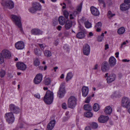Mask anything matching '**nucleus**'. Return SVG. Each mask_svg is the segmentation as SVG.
<instances>
[{"instance_id": "obj_60", "label": "nucleus", "mask_w": 130, "mask_h": 130, "mask_svg": "<svg viewBox=\"0 0 130 130\" xmlns=\"http://www.w3.org/2000/svg\"><path fill=\"white\" fill-rule=\"evenodd\" d=\"M61 28L62 27L61 26L59 25L57 27V29L58 30L60 31L61 30Z\"/></svg>"}, {"instance_id": "obj_40", "label": "nucleus", "mask_w": 130, "mask_h": 130, "mask_svg": "<svg viewBox=\"0 0 130 130\" xmlns=\"http://www.w3.org/2000/svg\"><path fill=\"white\" fill-rule=\"evenodd\" d=\"M44 83L45 85H48L49 84V78L48 77H45L44 80Z\"/></svg>"}, {"instance_id": "obj_18", "label": "nucleus", "mask_w": 130, "mask_h": 130, "mask_svg": "<svg viewBox=\"0 0 130 130\" xmlns=\"http://www.w3.org/2000/svg\"><path fill=\"white\" fill-rule=\"evenodd\" d=\"M109 119V117L108 116L102 115L98 118V120L99 122L104 123L107 122Z\"/></svg>"}, {"instance_id": "obj_53", "label": "nucleus", "mask_w": 130, "mask_h": 130, "mask_svg": "<svg viewBox=\"0 0 130 130\" xmlns=\"http://www.w3.org/2000/svg\"><path fill=\"white\" fill-rule=\"evenodd\" d=\"M62 107L64 109H67V105L65 103H63L62 104Z\"/></svg>"}, {"instance_id": "obj_33", "label": "nucleus", "mask_w": 130, "mask_h": 130, "mask_svg": "<svg viewBox=\"0 0 130 130\" xmlns=\"http://www.w3.org/2000/svg\"><path fill=\"white\" fill-rule=\"evenodd\" d=\"M85 116L87 118H90L93 116L92 113L90 111L86 112L84 113Z\"/></svg>"}, {"instance_id": "obj_38", "label": "nucleus", "mask_w": 130, "mask_h": 130, "mask_svg": "<svg viewBox=\"0 0 130 130\" xmlns=\"http://www.w3.org/2000/svg\"><path fill=\"white\" fill-rule=\"evenodd\" d=\"M82 4L83 2H82L77 7L76 10L79 12H80L81 11Z\"/></svg>"}, {"instance_id": "obj_8", "label": "nucleus", "mask_w": 130, "mask_h": 130, "mask_svg": "<svg viewBox=\"0 0 130 130\" xmlns=\"http://www.w3.org/2000/svg\"><path fill=\"white\" fill-rule=\"evenodd\" d=\"M11 19L16 25L21 23V18L19 16L12 14L11 16Z\"/></svg>"}, {"instance_id": "obj_51", "label": "nucleus", "mask_w": 130, "mask_h": 130, "mask_svg": "<svg viewBox=\"0 0 130 130\" xmlns=\"http://www.w3.org/2000/svg\"><path fill=\"white\" fill-rule=\"evenodd\" d=\"M106 1V4L108 5L109 6L112 4L111 0H107Z\"/></svg>"}, {"instance_id": "obj_31", "label": "nucleus", "mask_w": 130, "mask_h": 130, "mask_svg": "<svg viewBox=\"0 0 130 130\" xmlns=\"http://www.w3.org/2000/svg\"><path fill=\"white\" fill-rule=\"evenodd\" d=\"M99 106L98 104L95 103L94 104L93 107V110L95 111H97L99 109Z\"/></svg>"}, {"instance_id": "obj_24", "label": "nucleus", "mask_w": 130, "mask_h": 130, "mask_svg": "<svg viewBox=\"0 0 130 130\" xmlns=\"http://www.w3.org/2000/svg\"><path fill=\"white\" fill-rule=\"evenodd\" d=\"M84 33L82 31H80L76 35V37L79 39L84 38L85 37Z\"/></svg>"}, {"instance_id": "obj_13", "label": "nucleus", "mask_w": 130, "mask_h": 130, "mask_svg": "<svg viewBox=\"0 0 130 130\" xmlns=\"http://www.w3.org/2000/svg\"><path fill=\"white\" fill-rule=\"evenodd\" d=\"M16 65L18 69L22 71L25 70L27 68L26 65L24 63L22 62H17Z\"/></svg>"}, {"instance_id": "obj_9", "label": "nucleus", "mask_w": 130, "mask_h": 130, "mask_svg": "<svg viewBox=\"0 0 130 130\" xmlns=\"http://www.w3.org/2000/svg\"><path fill=\"white\" fill-rule=\"evenodd\" d=\"M43 79V75L41 73L37 74L35 77L33 81L35 84H38L42 81Z\"/></svg>"}, {"instance_id": "obj_44", "label": "nucleus", "mask_w": 130, "mask_h": 130, "mask_svg": "<svg viewBox=\"0 0 130 130\" xmlns=\"http://www.w3.org/2000/svg\"><path fill=\"white\" fill-rule=\"evenodd\" d=\"M20 111V109L17 106L15 108V109H14L13 112L14 113H17L19 112Z\"/></svg>"}, {"instance_id": "obj_36", "label": "nucleus", "mask_w": 130, "mask_h": 130, "mask_svg": "<svg viewBox=\"0 0 130 130\" xmlns=\"http://www.w3.org/2000/svg\"><path fill=\"white\" fill-rule=\"evenodd\" d=\"M17 107L14 105L11 104L9 106V109L11 111L13 112L14 111V109Z\"/></svg>"}, {"instance_id": "obj_15", "label": "nucleus", "mask_w": 130, "mask_h": 130, "mask_svg": "<svg viewBox=\"0 0 130 130\" xmlns=\"http://www.w3.org/2000/svg\"><path fill=\"white\" fill-rule=\"evenodd\" d=\"M120 9L122 11H125L130 8V4L124 3L120 6Z\"/></svg>"}, {"instance_id": "obj_29", "label": "nucleus", "mask_w": 130, "mask_h": 130, "mask_svg": "<svg viewBox=\"0 0 130 130\" xmlns=\"http://www.w3.org/2000/svg\"><path fill=\"white\" fill-rule=\"evenodd\" d=\"M125 30L124 28L123 27H122L118 30L117 33L119 35L122 34L124 33Z\"/></svg>"}, {"instance_id": "obj_6", "label": "nucleus", "mask_w": 130, "mask_h": 130, "mask_svg": "<svg viewBox=\"0 0 130 130\" xmlns=\"http://www.w3.org/2000/svg\"><path fill=\"white\" fill-rule=\"evenodd\" d=\"M66 92L65 83H62L60 85L57 92L58 96L60 98H62L64 96Z\"/></svg>"}, {"instance_id": "obj_57", "label": "nucleus", "mask_w": 130, "mask_h": 130, "mask_svg": "<svg viewBox=\"0 0 130 130\" xmlns=\"http://www.w3.org/2000/svg\"><path fill=\"white\" fill-rule=\"evenodd\" d=\"M64 35L66 37H68L69 36V32L68 31H66L64 32Z\"/></svg>"}, {"instance_id": "obj_58", "label": "nucleus", "mask_w": 130, "mask_h": 130, "mask_svg": "<svg viewBox=\"0 0 130 130\" xmlns=\"http://www.w3.org/2000/svg\"><path fill=\"white\" fill-rule=\"evenodd\" d=\"M79 13L76 10L74 11L73 14L74 16H75L77 14Z\"/></svg>"}, {"instance_id": "obj_54", "label": "nucleus", "mask_w": 130, "mask_h": 130, "mask_svg": "<svg viewBox=\"0 0 130 130\" xmlns=\"http://www.w3.org/2000/svg\"><path fill=\"white\" fill-rule=\"evenodd\" d=\"M44 55L47 56H48L49 54V51L48 50H45L44 52Z\"/></svg>"}, {"instance_id": "obj_21", "label": "nucleus", "mask_w": 130, "mask_h": 130, "mask_svg": "<svg viewBox=\"0 0 130 130\" xmlns=\"http://www.w3.org/2000/svg\"><path fill=\"white\" fill-rule=\"evenodd\" d=\"M31 33L32 35H39L42 34V32L39 29L34 28L31 30Z\"/></svg>"}, {"instance_id": "obj_10", "label": "nucleus", "mask_w": 130, "mask_h": 130, "mask_svg": "<svg viewBox=\"0 0 130 130\" xmlns=\"http://www.w3.org/2000/svg\"><path fill=\"white\" fill-rule=\"evenodd\" d=\"M84 54L86 55H89L90 51V46L87 44H85L83 46V48Z\"/></svg>"}, {"instance_id": "obj_64", "label": "nucleus", "mask_w": 130, "mask_h": 130, "mask_svg": "<svg viewBox=\"0 0 130 130\" xmlns=\"http://www.w3.org/2000/svg\"><path fill=\"white\" fill-rule=\"evenodd\" d=\"M69 17L70 19H74V18L73 17V15L72 14H70L69 15Z\"/></svg>"}, {"instance_id": "obj_45", "label": "nucleus", "mask_w": 130, "mask_h": 130, "mask_svg": "<svg viewBox=\"0 0 130 130\" xmlns=\"http://www.w3.org/2000/svg\"><path fill=\"white\" fill-rule=\"evenodd\" d=\"M114 96L116 97L121 96V95L119 92H116L114 93Z\"/></svg>"}, {"instance_id": "obj_1", "label": "nucleus", "mask_w": 130, "mask_h": 130, "mask_svg": "<svg viewBox=\"0 0 130 130\" xmlns=\"http://www.w3.org/2000/svg\"><path fill=\"white\" fill-rule=\"evenodd\" d=\"M11 56V53L7 49H3L0 54V63H3L4 59H9L10 58Z\"/></svg>"}, {"instance_id": "obj_30", "label": "nucleus", "mask_w": 130, "mask_h": 130, "mask_svg": "<svg viewBox=\"0 0 130 130\" xmlns=\"http://www.w3.org/2000/svg\"><path fill=\"white\" fill-rule=\"evenodd\" d=\"M84 109L86 110L90 111L92 109L91 106L89 104H85L84 106Z\"/></svg>"}, {"instance_id": "obj_56", "label": "nucleus", "mask_w": 130, "mask_h": 130, "mask_svg": "<svg viewBox=\"0 0 130 130\" xmlns=\"http://www.w3.org/2000/svg\"><path fill=\"white\" fill-rule=\"evenodd\" d=\"M39 45L40 48L42 50H43L44 48L45 47V45H44L43 44H39Z\"/></svg>"}, {"instance_id": "obj_43", "label": "nucleus", "mask_w": 130, "mask_h": 130, "mask_svg": "<svg viewBox=\"0 0 130 130\" xmlns=\"http://www.w3.org/2000/svg\"><path fill=\"white\" fill-rule=\"evenodd\" d=\"M102 26V23L101 22H99L96 23L95 26V28H101Z\"/></svg>"}, {"instance_id": "obj_41", "label": "nucleus", "mask_w": 130, "mask_h": 130, "mask_svg": "<svg viewBox=\"0 0 130 130\" xmlns=\"http://www.w3.org/2000/svg\"><path fill=\"white\" fill-rule=\"evenodd\" d=\"M115 15V14H113L110 11H108V16L109 18H111Z\"/></svg>"}, {"instance_id": "obj_27", "label": "nucleus", "mask_w": 130, "mask_h": 130, "mask_svg": "<svg viewBox=\"0 0 130 130\" xmlns=\"http://www.w3.org/2000/svg\"><path fill=\"white\" fill-rule=\"evenodd\" d=\"M54 94L52 91L49 90V105L51 104L53 100Z\"/></svg>"}, {"instance_id": "obj_46", "label": "nucleus", "mask_w": 130, "mask_h": 130, "mask_svg": "<svg viewBox=\"0 0 130 130\" xmlns=\"http://www.w3.org/2000/svg\"><path fill=\"white\" fill-rule=\"evenodd\" d=\"M91 99V96H88L86 98L85 100V103H89Z\"/></svg>"}, {"instance_id": "obj_32", "label": "nucleus", "mask_w": 130, "mask_h": 130, "mask_svg": "<svg viewBox=\"0 0 130 130\" xmlns=\"http://www.w3.org/2000/svg\"><path fill=\"white\" fill-rule=\"evenodd\" d=\"M33 63L34 66H38L40 64V61L38 58H35L34 60Z\"/></svg>"}, {"instance_id": "obj_62", "label": "nucleus", "mask_w": 130, "mask_h": 130, "mask_svg": "<svg viewBox=\"0 0 130 130\" xmlns=\"http://www.w3.org/2000/svg\"><path fill=\"white\" fill-rule=\"evenodd\" d=\"M58 43V40H56L55 41L54 44L56 46L57 45Z\"/></svg>"}, {"instance_id": "obj_4", "label": "nucleus", "mask_w": 130, "mask_h": 130, "mask_svg": "<svg viewBox=\"0 0 130 130\" xmlns=\"http://www.w3.org/2000/svg\"><path fill=\"white\" fill-rule=\"evenodd\" d=\"M41 6L40 4L38 2H36L32 4V7L29 9L30 12L32 13H35L36 11L41 9Z\"/></svg>"}, {"instance_id": "obj_35", "label": "nucleus", "mask_w": 130, "mask_h": 130, "mask_svg": "<svg viewBox=\"0 0 130 130\" xmlns=\"http://www.w3.org/2000/svg\"><path fill=\"white\" fill-rule=\"evenodd\" d=\"M6 74L5 71L1 69L0 70V77L3 78L5 76Z\"/></svg>"}, {"instance_id": "obj_52", "label": "nucleus", "mask_w": 130, "mask_h": 130, "mask_svg": "<svg viewBox=\"0 0 130 130\" xmlns=\"http://www.w3.org/2000/svg\"><path fill=\"white\" fill-rule=\"evenodd\" d=\"M40 51L37 48H35L34 49L35 53L37 55H38L39 54V51Z\"/></svg>"}, {"instance_id": "obj_34", "label": "nucleus", "mask_w": 130, "mask_h": 130, "mask_svg": "<svg viewBox=\"0 0 130 130\" xmlns=\"http://www.w3.org/2000/svg\"><path fill=\"white\" fill-rule=\"evenodd\" d=\"M98 125L96 122H93L90 125V126L93 129H95L97 128L98 127Z\"/></svg>"}, {"instance_id": "obj_61", "label": "nucleus", "mask_w": 130, "mask_h": 130, "mask_svg": "<svg viewBox=\"0 0 130 130\" xmlns=\"http://www.w3.org/2000/svg\"><path fill=\"white\" fill-rule=\"evenodd\" d=\"M129 61L130 60H127V59H124L122 60V61L123 62H129Z\"/></svg>"}, {"instance_id": "obj_37", "label": "nucleus", "mask_w": 130, "mask_h": 130, "mask_svg": "<svg viewBox=\"0 0 130 130\" xmlns=\"http://www.w3.org/2000/svg\"><path fill=\"white\" fill-rule=\"evenodd\" d=\"M85 27L87 28H89L91 26V24L88 21H86L84 23Z\"/></svg>"}, {"instance_id": "obj_23", "label": "nucleus", "mask_w": 130, "mask_h": 130, "mask_svg": "<svg viewBox=\"0 0 130 130\" xmlns=\"http://www.w3.org/2000/svg\"><path fill=\"white\" fill-rule=\"evenodd\" d=\"M43 100L45 103L47 104H49V91H47L44 97Z\"/></svg>"}, {"instance_id": "obj_28", "label": "nucleus", "mask_w": 130, "mask_h": 130, "mask_svg": "<svg viewBox=\"0 0 130 130\" xmlns=\"http://www.w3.org/2000/svg\"><path fill=\"white\" fill-rule=\"evenodd\" d=\"M73 76V75L71 72L68 73L67 75L66 78V81L68 82L69 80H71Z\"/></svg>"}, {"instance_id": "obj_2", "label": "nucleus", "mask_w": 130, "mask_h": 130, "mask_svg": "<svg viewBox=\"0 0 130 130\" xmlns=\"http://www.w3.org/2000/svg\"><path fill=\"white\" fill-rule=\"evenodd\" d=\"M77 100L76 98L73 96L70 97L68 99L67 105L68 107L71 109H74L77 104Z\"/></svg>"}, {"instance_id": "obj_7", "label": "nucleus", "mask_w": 130, "mask_h": 130, "mask_svg": "<svg viewBox=\"0 0 130 130\" xmlns=\"http://www.w3.org/2000/svg\"><path fill=\"white\" fill-rule=\"evenodd\" d=\"M5 117L6 121L9 124H11L14 121V116L12 112H7L5 114Z\"/></svg>"}, {"instance_id": "obj_26", "label": "nucleus", "mask_w": 130, "mask_h": 130, "mask_svg": "<svg viewBox=\"0 0 130 130\" xmlns=\"http://www.w3.org/2000/svg\"><path fill=\"white\" fill-rule=\"evenodd\" d=\"M56 123L55 120H51L49 122V130H52L54 128Z\"/></svg>"}, {"instance_id": "obj_17", "label": "nucleus", "mask_w": 130, "mask_h": 130, "mask_svg": "<svg viewBox=\"0 0 130 130\" xmlns=\"http://www.w3.org/2000/svg\"><path fill=\"white\" fill-rule=\"evenodd\" d=\"M108 62L111 67H113L116 64V60L114 57L111 56L109 59Z\"/></svg>"}, {"instance_id": "obj_16", "label": "nucleus", "mask_w": 130, "mask_h": 130, "mask_svg": "<svg viewBox=\"0 0 130 130\" xmlns=\"http://www.w3.org/2000/svg\"><path fill=\"white\" fill-rule=\"evenodd\" d=\"M82 95L83 96L85 97L89 93V88L88 87L83 86L82 87Z\"/></svg>"}, {"instance_id": "obj_55", "label": "nucleus", "mask_w": 130, "mask_h": 130, "mask_svg": "<svg viewBox=\"0 0 130 130\" xmlns=\"http://www.w3.org/2000/svg\"><path fill=\"white\" fill-rule=\"evenodd\" d=\"M34 96L36 98L39 99L40 98V94L39 93H37L34 95Z\"/></svg>"}, {"instance_id": "obj_48", "label": "nucleus", "mask_w": 130, "mask_h": 130, "mask_svg": "<svg viewBox=\"0 0 130 130\" xmlns=\"http://www.w3.org/2000/svg\"><path fill=\"white\" fill-rule=\"evenodd\" d=\"M63 48L64 50H66V51L69 52L70 50V48L67 44H65L63 46Z\"/></svg>"}, {"instance_id": "obj_19", "label": "nucleus", "mask_w": 130, "mask_h": 130, "mask_svg": "<svg viewBox=\"0 0 130 130\" xmlns=\"http://www.w3.org/2000/svg\"><path fill=\"white\" fill-rule=\"evenodd\" d=\"M73 23L71 21L67 20L65 24L64 28L66 30H69L72 27Z\"/></svg>"}, {"instance_id": "obj_49", "label": "nucleus", "mask_w": 130, "mask_h": 130, "mask_svg": "<svg viewBox=\"0 0 130 130\" xmlns=\"http://www.w3.org/2000/svg\"><path fill=\"white\" fill-rule=\"evenodd\" d=\"M103 39V37L101 36H99L98 38V41L99 42H101Z\"/></svg>"}, {"instance_id": "obj_12", "label": "nucleus", "mask_w": 130, "mask_h": 130, "mask_svg": "<svg viewBox=\"0 0 130 130\" xmlns=\"http://www.w3.org/2000/svg\"><path fill=\"white\" fill-rule=\"evenodd\" d=\"M101 68L103 72H106L108 71L109 69V66L108 62H104L102 64Z\"/></svg>"}, {"instance_id": "obj_63", "label": "nucleus", "mask_w": 130, "mask_h": 130, "mask_svg": "<svg viewBox=\"0 0 130 130\" xmlns=\"http://www.w3.org/2000/svg\"><path fill=\"white\" fill-rule=\"evenodd\" d=\"M124 3L129 4L130 3V0H124Z\"/></svg>"}, {"instance_id": "obj_39", "label": "nucleus", "mask_w": 130, "mask_h": 130, "mask_svg": "<svg viewBox=\"0 0 130 130\" xmlns=\"http://www.w3.org/2000/svg\"><path fill=\"white\" fill-rule=\"evenodd\" d=\"M63 14L66 18L68 19L69 16L68 12L66 10H64L63 12Z\"/></svg>"}, {"instance_id": "obj_25", "label": "nucleus", "mask_w": 130, "mask_h": 130, "mask_svg": "<svg viewBox=\"0 0 130 130\" xmlns=\"http://www.w3.org/2000/svg\"><path fill=\"white\" fill-rule=\"evenodd\" d=\"M112 112V109L110 106L106 107L105 109L104 112L106 114H109Z\"/></svg>"}, {"instance_id": "obj_47", "label": "nucleus", "mask_w": 130, "mask_h": 130, "mask_svg": "<svg viewBox=\"0 0 130 130\" xmlns=\"http://www.w3.org/2000/svg\"><path fill=\"white\" fill-rule=\"evenodd\" d=\"M70 116H66L63 117L62 119V120L63 122H65L68 120Z\"/></svg>"}, {"instance_id": "obj_42", "label": "nucleus", "mask_w": 130, "mask_h": 130, "mask_svg": "<svg viewBox=\"0 0 130 130\" xmlns=\"http://www.w3.org/2000/svg\"><path fill=\"white\" fill-rule=\"evenodd\" d=\"M16 25L18 27L19 29L20 30L21 32L22 33H23L24 32L23 31L22 26L21 23Z\"/></svg>"}, {"instance_id": "obj_22", "label": "nucleus", "mask_w": 130, "mask_h": 130, "mask_svg": "<svg viewBox=\"0 0 130 130\" xmlns=\"http://www.w3.org/2000/svg\"><path fill=\"white\" fill-rule=\"evenodd\" d=\"M58 20L59 24L62 25H64L66 21L65 18L62 16H61L59 17Z\"/></svg>"}, {"instance_id": "obj_50", "label": "nucleus", "mask_w": 130, "mask_h": 130, "mask_svg": "<svg viewBox=\"0 0 130 130\" xmlns=\"http://www.w3.org/2000/svg\"><path fill=\"white\" fill-rule=\"evenodd\" d=\"M99 2L100 3H102L103 5V7H106L105 4L104 2V0H98Z\"/></svg>"}, {"instance_id": "obj_3", "label": "nucleus", "mask_w": 130, "mask_h": 130, "mask_svg": "<svg viewBox=\"0 0 130 130\" xmlns=\"http://www.w3.org/2000/svg\"><path fill=\"white\" fill-rule=\"evenodd\" d=\"M122 106L126 108L130 114V101L128 98L124 97L122 100Z\"/></svg>"}, {"instance_id": "obj_14", "label": "nucleus", "mask_w": 130, "mask_h": 130, "mask_svg": "<svg viewBox=\"0 0 130 130\" xmlns=\"http://www.w3.org/2000/svg\"><path fill=\"white\" fill-rule=\"evenodd\" d=\"M90 10L92 14L94 16H98L100 15V13L98 9L93 6L91 7Z\"/></svg>"}, {"instance_id": "obj_11", "label": "nucleus", "mask_w": 130, "mask_h": 130, "mask_svg": "<svg viewBox=\"0 0 130 130\" xmlns=\"http://www.w3.org/2000/svg\"><path fill=\"white\" fill-rule=\"evenodd\" d=\"M15 46L18 50H22L25 47V45L24 42L21 41H19L15 44Z\"/></svg>"}, {"instance_id": "obj_59", "label": "nucleus", "mask_w": 130, "mask_h": 130, "mask_svg": "<svg viewBox=\"0 0 130 130\" xmlns=\"http://www.w3.org/2000/svg\"><path fill=\"white\" fill-rule=\"evenodd\" d=\"M85 130H91V129L89 126H87L85 128Z\"/></svg>"}, {"instance_id": "obj_20", "label": "nucleus", "mask_w": 130, "mask_h": 130, "mask_svg": "<svg viewBox=\"0 0 130 130\" xmlns=\"http://www.w3.org/2000/svg\"><path fill=\"white\" fill-rule=\"evenodd\" d=\"M116 77V75L114 74H111L107 78V83H110L115 79Z\"/></svg>"}, {"instance_id": "obj_5", "label": "nucleus", "mask_w": 130, "mask_h": 130, "mask_svg": "<svg viewBox=\"0 0 130 130\" xmlns=\"http://www.w3.org/2000/svg\"><path fill=\"white\" fill-rule=\"evenodd\" d=\"M1 3L5 8L11 9L14 7V3L12 1L10 0H2Z\"/></svg>"}]
</instances>
